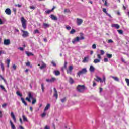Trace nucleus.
<instances>
[{"instance_id":"9d476101","label":"nucleus","mask_w":129,"mask_h":129,"mask_svg":"<svg viewBox=\"0 0 129 129\" xmlns=\"http://www.w3.org/2000/svg\"><path fill=\"white\" fill-rule=\"evenodd\" d=\"M72 70H73V67L72 66H70L69 68V69L67 70V73L71 74Z\"/></svg>"},{"instance_id":"338daca9","label":"nucleus","mask_w":129,"mask_h":129,"mask_svg":"<svg viewBox=\"0 0 129 129\" xmlns=\"http://www.w3.org/2000/svg\"><path fill=\"white\" fill-rule=\"evenodd\" d=\"M79 39H80V40H84V37L81 36L80 38H79Z\"/></svg>"},{"instance_id":"aec40b11","label":"nucleus","mask_w":129,"mask_h":129,"mask_svg":"<svg viewBox=\"0 0 129 129\" xmlns=\"http://www.w3.org/2000/svg\"><path fill=\"white\" fill-rule=\"evenodd\" d=\"M94 70H95V68L93 67V66H90L89 69V71H90V72H94Z\"/></svg>"},{"instance_id":"c85d7f7f","label":"nucleus","mask_w":129,"mask_h":129,"mask_svg":"<svg viewBox=\"0 0 129 129\" xmlns=\"http://www.w3.org/2000/svg\"><path fill=\"white\" fill-rule=\"evenodd\" d=\"M41 89L42 92H45V87L44 86V84H41Z\"/></svg>"},{"instance_id":"0eeeda50","label":"nucleus","mask_w":129,"mask_h":129,"mask_svg":"<svg viewBox=\"0 0 129 129\" xmlns=\"http://www.w3.org/2000/svg\"><path fill=\"white\" fill-rule=\"evenodd\" d=\"M83 23V20L80 18H77V25L80 26Z\"/></svg>"},{"instance_id":"680f3d73","label":"nucleus","mask_w":129,"mask_h":129,"mask_svg":"<svg viewBox=\"0 0 129 129\" xmlns=\"http://www.w3.org/2000/svg\"><path fill=\"white\" fill-rule=\"evenodd\" d=\"M64 68H66V67H67V61H64Z\"/></svg>"},{"instance_id":"e433bc0d","label":"nucleus","mask_w":129,"mask_h":129,"mask_svg":"<svg viewBox=\"0 0 129 129\" xmlns=\"http://www.w3.org/2000/svg\"><path fill=\"white\" fill-rule=\"evenodd\" d=\"M47 113H46V111L44 112L43 113L41 114L42 117H45Z\"/></svg>"},{"instance_id":"bb28decb","label":"nucleus","mask_w":129,"mask_h":129,"mask_svg":"<svg viewBox=\"0 0 129 129\" xmlns=\"http://www.w3.org/2000/svg\"><path fill=\"white\" fill-rule=\"evenodd\" d=\"M43 27L46 29L47 28H49L50 27V25L47 23H43Z\"/></svg>"},{"instance_id":"58836bf2","label":"nucleus","mask_w":129,"mask_h":129,"mask_svg":"<svg viewBox=\"0 0 129 129\" xmlns=\"http://www.w3.org/2000/svg\"><path fill=\"white\" fill-rule=\"evenodd\" d=\"M74 33H75V30L72 29L71 31L70 32V34H74Z\"/></svg>"},{"instance_id":"393cba45","label":"nucleus","mask_w":129,"mask_h":129,"mask_svg":"<svg viewBox=\"0 0 129 129\" xmlns=\"http://www.w3.org/2000/svg\"><path fill=\"white\" fill-rule=\"evenodd\" d=\"M111 77L113 78V79H114L115 81H117V82L119 81V79L117 77L111 76Z\"/></svg>"},{"instance_id":"a878e982","label":"nucleus","mask_w":129,"mask_h":129,"mask_svg":"<svg viewBox=\"0 0 129 129\" xmlns=\"http://www.w3.org/2000/svg\"><path fill=\"white\" fill-rule=\"evenodd\" d=\"M94 64H97V63H100V59H95L94 60Z\"/></svg>"},{"instance_id":"c03bdc74","label":"nucleus","mask_w":129,"mask_h":129,"mask_svg":"<svg viewBox=\"0 0 129 129\" xmlns=\"http://www.w3.org/2000/svg\"><path fill=\"white\" fill-rule=\"evenodd\" d=\"M70 12V10L69 9H64V13L66 14V13H69Z\"/></svg>"},{"instance_id":"f8f14e48","label":"nucleus","mask_w":129,"mask_h":129,"mask_svg":"<svg viewBox=\"0 0 129 129\" xmlns=\"http://www.w3.org/2000/svg\"><path fill=\"white\" fill-rule=\"evenodd\" d=\"M11 117H12L14 122H17V120L16 119V117L15 116V114H14V112H12L11 114Z\"/></svg>"},{"instance_id":"bf43d9fd","label":"nucleus","mask_w":129,"mask_h":129,"mask_svg":"<svg viewBox=\"0 0 129 129\" xmlns=\"http://www.w3.org/2000/svg\"><path fill=\"white\" fill-rule=\"evenodd\" d=\"M26 100H28V101L29 102H31V99H30V98L26 97Z\"/></svg>"},{"instance_id":"4be33fe9","label":"nucleus","mask_w":129,"mask_h":129,"mask_svg":"<svg viewBox=\"0 0 129 129\" xmlns=\"http://www.w3.org/2000/svg\"><path fill=\"white\" fill-rule=\"evenodd\" d=\"M0 66L2 69V71H3V72H4V71H5V66L4 65V63H3L2 62H1Z\"/></svg>"},{"instance_id":"8fccbe9b","label":"nucleus","mask_w":129,"mask_h":129,"mask_svg":"<svg viewBox=\"0 0 129 129\" xmlns=\"http://www.w3.org/2000/svg\"><path fill=\"white\" fill-rule=\"evenodd\" d=\"M30 9H31V10H35V9H36V7L35 6H30Z\"/></svg>"},{"instance_id":"20e7f679","label":"nucleus","mask_w":129,"mask_h":129,"mask_svg":"<svg viewBox=\"0 0 129 129\" xmlns=\"http://www.w3.org/2000/svg\"><path fill=\"white\" fill-rule=\"evenodd\" d=\"M105 79H106L105 76L103 77V80L101 78H100L99 77L97 76L95 80H96V81H97L98 82H99V81H100V82H101V83H102L103 82H105Z\"/></svg>"},{"instance_id":"1a4fd4ad","label":"nucleus","mask_w":129,"mask_h":129,"mask_svg":"<svg viewBox=\"0 0 129 129\" xmlns=\"http://www.w3.org/2000/svg\"><path fill=\"white\" fill-rule=\"evenodd\" d=\"M5 13L7 15H10L11 14H12V11L10 8H7L5 10Z\"/></svg>"},{"instance_id":"3c124183","label":"nucleus","mask_w":129,"mask_h":129,"mask_svg":"<svg viewBox=\"0 0 129 129\" xmlns=\"http://www.w3.org/2000/svg\"><path fill=\"white\" fill-rule=\"evenodd\" d=\"M100 51L101 53V55H104V51H103V50H101Z\"/></svg>"},{"instance_id":"a19ab883","label":"nucleus","mask_w":129,"mask_h":129,"mask_svg":"<svg viewBox=\"0 0 129 129\" xmlns=\"http://www.w3.org/2000/svg\"><path fill=\"white\" fill-rule=\"evenodd\" d=\"M37 102L36 99H34L32 102V104H35Z\"/></svg>"},{"instance_id":"37998d69","label":"nucleus","mask_w":129,"mask_h":129,"mask_svg":"<svg viewBox=\"0 0 129 129\" xmlns=\"http://www.w3.org/2000/svg\"><path fill=\"white\" fill-rule=\"evenodd\" d=\"M66 28L67 29V30H68V31L71 30V27L68 25L66 27Z\"/></svg>"},{"instance_id":"412c9836","label":"nucleus","mask_w":129,"mask_h":129,"mask_svg":"<svg viewBox=\"0 0 129 129\" xmlns=\"http://www.w3.org/2000/svg\"><path fill=\"white\" fill-rule=\"evenodd\" d=\"M46 67H47V65L46 64V63H43L42 66L40 67V69L42 70L44 68H46Z\"/></svg>"},{"instance_id":"f704fd0d","label":"nucleus","mask_w":129,"mask_h":129,"mask_svg":"<svg viewBox=\"0 0 129 129\" xmlns=\"http://www.w3.org/2000/svg\"><path fill=\"white\" fill-rule=\"evenodd\" d=\"M22 118L23 119V121H28V119H27V117L25 115L22 116Z\"/></svg>"},{"instance_id":"6e6d98bb","label":"nucleus","mask_w":129,"mask_h":129,"mask_svg":"<svg viewBox=\"0 0 129 129\" xmlns=\"http://www.w3.org/2000/svg\"><path fill=\"white\" fill-rule=\"evenodd\" d=\"M97 57L99 59L101 60V56L100 54H97Z\"/></svg>"},{"instance_id":"5fc2aeb1","label":"nucleus","mask_w":129,"mask_h":129,"mask_svg":"<svg viewBox=\"0 0 129 129\" xmlns=\"http://www.w3.org/2000/svg\"><path fill=\"white\" fill-rule=\"evenodd\" d=\"M104 62H108V59L107 58H104Z\"/></svg>"},{"instance_id":"6e6552de","label":"nucleus","mask_w":129,"mask_h":129,"mask_svg":"<svg viewBox=\"0 0 129 129\" xmlns=\"http://www.w3.org/2000/svg\"><path fill=\"white\" fill-rule=\"evenodd\" d=\"M80 39L79 37H77L76 38H74L72 40V43L73 44H75V43H77L79 42Z\"/></svg>"},{"instance_id":"f3484780","label":"nucleus","mask_w":129,"mask_h":129,"mask_svg":"<svg viewBox=\"0 0 129 129\" xmlns=\"http://www.w3.org/2000/svg\"><path fill=\"white\" fill-rule=\"evenodd\" d=\"M89 60V57L88 56L84 57V59L83 60V63H86Z\"/></svg>"},{"instance_id":"0e129e2a","label":"nucleus","mask_w":129,"mask_h":129,"mask_svg":"<svg viewBox=\"0 0 129 129\" xmlns=\"http://www.w3.org/2000/svg\"><path fill=\"white\" fill-rule=\"evenodd\" d=\"M30 62L28 61L26 63V66H30Z\"/></svg>"},{"instance_id":"13d9d810","label":"nucleus","mask_w":129,"mask_h":129,"mask_svg":"<svg viewBox=\"0 0 129 129\" xmlns=\"http://www.w3.org/2000/svg\"><path fill=\"white\" fill-rule=\"evenodd\" d=\"M13 68L14 70H16V69H17V66H16L15 64H14L13 66Z\"/></svg>"},{"instance_id":"423d86ee","label":"nucleus","mask_w":129,"mask_h":129,"mask_svg":"<svg viewBox=\"0 0 129 129\" xmlns=\"http://www.w3.org/2000/svg\"><path fill=\"white\" fill-rule=\"evenodd\" d=\"M3 44L5 46H9L11 44V40L10 39H5Z\"/></svg>"},{"instance_id":"7ed1b4c3","label":"nucleus","mask_w":129,"mask_h":129,"mask_svg":"<svg viewBox=\"0 0 129 129\" xmlns=\"http://www.w3.org/2000/svg\"><path fill=\"white\" fill-rule=\"evenodd\" d=\"M85 89L84 85H78L77 87V90L78 92H83Z\"/></svg>"},{"instance_id":"72a5a7b5","label":"nucleus","mask_w":129,"mask_h":129,"mask_svg":"<svg viewBox=\"0 0 129 129\" xmlns=\"http://www.w3.org/2000/svg\"><path fill=\"white\" fill-rule=\"evenodd\" d=\"M0 88H1V89H3L4 91H5V92H7V90H6V88H5V87H4V86L0 85Z\"/></svg>"},{"instance_id":"2eb2a0df","label":"nucleus","mask_w":129,"mask_h":129,"mask_svg":"<svg viewBox=\"0 0 129 129\" xmlns=\"http://www.w3.org/2000/svg\"><path fill=\"white\" fill-rule=\"evenodd\" d=\"M55 7L53 6L52 9L51 10H48L47 11H45V13H46V14H50L51 12H53V11H54V10H55Z\"/></svg>"},{"instance_id":"603ef678","label":"nucleus","mask_w":129,"mask_h":129,"mask_svg":"<svg viewBox=\"0 0 129 129\" xmlns=\"http://www.w3.org/2000/svg\"><path fill=\"white\" fill-rule=\"evenodd\" d=\"M108 43L109 44H110L111 43H113V41H112L111 39H109L108 40Z\"/></svg>"},{"instance_id":"c9c22d12","label":"nucleus","mask_w":129,"mask_h":129,"mask_svg":"<svg viewBox=\"0 0 129 129\" xmlns=\"http://www.w3.org/2000/svg\"><path fill=\"white\" fill-rule=\"evenodd\" d=\"M60 100L61 102H62V103H63V102H65V101H66V97L61 99Z\"/></svg>"},{"instance_id":"69168bd1","label":"nucleus","mask_w":129,"mask_h":129,"mask_svg":"<svg viewBox=\"0 0 129 129\" xmlns=\"http://www.w3.org/2000/svg\"><path fill=\"white\" fill-rule=\"evenodd\" d=\"M19 49L20 50V51H24V48L23 47H19Z\"/></svg>"},{"instance_id":"cd10ccee","label":"nucleus","mask_w":129,"mask_h":129,"mask_svg":"<svg viewBox=\"0 0 129 129\" xmlns=\"http://www.w3.org/2000/svg\"><path fill=\"white\" fill-rule=\"evenodd\" d=\"M54 73L55 75H56V76H58L60 74V71H54Z\"/></svg>"},{"instance_id":"4d7b16f0","label":"nucleus","mask_w":129,"mask_h":129,"mask_svg":"<svg viewBox=\"0 0 129 129\" xmlns=\"http://www.w3.org/2000/svg\"><path fill=\"white\" fill-rule=\"evenodd\" d=\"M7 105H8V104H7V103H4V104H3V105H2V107L3 108L6 107V106H7Z\"/></svg>"},{"instance_id":"a18cd8bd","label":"nucleus","mask_w":129,"mask_h":129,"mask_svg":"<svg viewBox=\"0 0 129 129\" xmlns=\"http://www.w3.org/2000/svg\"><path fill=\"white\" fill-rule=\"evenodd\" d=\"M39 33H40V32L38 29L35 30L34 32V34H39Z\"/></svg>"},{"instance_id":"2f4dec72","label":"nucleus","mask_w":129,"mask_h":129,"mask_svg":"<svg viewBox=\"0 0 129 129\" xmlns=\"http://www.w3.org/2000/svg\"><path fill=\"white\" fill-rule=\"evenodd\" d=\"M7 67L8 68H10V63H11V60L7 59Z\"/></svg>"},{"instance_id":"a211bd4d","label":"nucleus","mask_w":129,"mask_h":129,"mask_svg":"<svg viewBox=\"0 0 129 129\" xmlns=\"http://www.w3.org/2000/svg\"><path fill=\"white\" fill-rule=\"evenodd\" d=\"M112 27L113 28H116V29H119L120 26L118 24H112Z\"/></svg>"},{"instance_id":"4c0bfd02","label":"nucleus","mask_w":129,"mask_h":129,"mask_svg":"<svg viewBox=\"0 0 129 129\" xmlns=\"http://www.w3.org/2000/svg\"><path fill=\"white\" fill-rule=\"evenodd\" d=\"M28 96L29 98H33V96L32 95V93L31 92L28 93Z\"/></svg>"},{"instance_id":"dca6fc26","label":"nucleus","mask_w":129,"mask_h":129,"mask_svg":"<svg viewBox=\"0 0 129 129\" xmlns=\"http://www.w3.org/2000/svg\"><path fill=\"white\" fill-rule=\"evenodd\" d=\"M50 18L53 20V21H57V20H58V18L56 17V16H55V15L53 14L50 16Z\"/></svg>"},{"instance_id":"de8ad7c7","label":"nucleus","mask_w":129,"mask_h":129,"mask_svg":"<svg viewBox=\"0 0 129 129\" xmlns=\"http://www.w3.org/2000/svg\"><path fill=\"white\" fill-rule=\"evenodd\" d=\"M3 24H5V22L0 18V25H3Z\"/></svg>"},{"instance_id":"79ce46f5","label":"nucleus","mask_w":129,"mask_h":129,"mask_svg":"<svg viewBox=\"0 0 129 129\" xmlns=\"http://www.w3.org/2000/svg\"><path fill=\"white\" fill-rule=\"evenodd\" d=\"M118 32L119 34H120L121 35H122L123 34V31L121 30H118Z\"/></svg>"},{"instance_id":"09e8293b","label":"nucleus","mask_w":129,"mask_h":129,"mask_svg":"<svg viewBox=\"0 0 129 129\" xmlns=\"http://www.w3.org/2000/svg\"><path fill=\"white\" fill-rule=\"evenodd\" d=\"M103 12H104V13H105L106 14L108 13L107 11H106V9L105 8H103Z\"/></svg>"},{"instance_id":"9b49d317","label":"nucleus","mask_w":129,"mask_h":129,"mask_svg":"<svg viewBox=\"0 0 129 129\" xmlns=\"http://www.w3.org/2000/svg\"><path fill=\"white\" fill-rule=\"evenodd\" d=\"M53 89L54 91V96H55L57 99L58 98V91H57V89H56V88H55Z\"/></svg>"},{"instance_id":"052dcab7","label":"nucleus","mask_w":129,"mask_h":129,"mask_svg":"<svg viewBox=\"0 0 129 129\" xmlns=\"http://www.w3.org/2000/svg\"><path fill=\"white\" fill-rule=\"evenodd\" d=\"M15 7H18V8H21L22 7V5L20 4H17L15 5Z\"/></svg>"},{"instance_id":"f257e3e1","label":"nucleus","mask_w":129,"mask_h":129,"mask_svg":"<svg viewBox=\"0 0 129 129\" xmlns=\"http://www.w3.org/2000/svg\"><path fill=\"white\" fill-rule=\"evenodd\" d=\"M21 21L22 26L23 27V29L24 30H26V29L27 28V20H26V19H25L24 17H21Z\"/></svg>"},{"instance_id":"4468645a","label":"nucleus","mask_w":129,"mask_h":129,"mask_svg":"<svg viewBox=\"0 0 129 129\" xmlns=\"http://www.w3.org/2000/svg\"><path fill=\"white\" fill-rule=\"evenodd\" d=\"M56 80V78H52L51 79H46L47 82H54Z\"/></svg>"},{"instance_id":"49530a36","label":"nucleus","mask_w":129,"mask_h":129,"mask_svg":"<svg viewBox=\"0 0 129 129\" xmlns=\"http://www.w3.org/2000/svg\"><path fill=\"white\" fill-rule=\"evenodd\" d=\"M125 81L127 83V86H129V79H125Z\"/></svg>"},{"instance_id":"774afa93","label":"nucleus","mask_w":129,"mask_h":129,"mask_svg":"<svg viewBox=\"0 0 129 129\" xmlns=\"http://www.w3.org/2000/svg\"><path fill=\"white\" fill-rule=\"evenodd\" d=\"M44 129H50V127L48 126H46L44 128Z\"/></svg>"},{"instance_id":"39448f33","label":"nucleus","mask_w":129,"mask_h":129,"mask_svg":"<svg viewBox=\"0 0 129 129\" xmlns=\"http://www.w3.org/2000/svg\"><path fill=\"white\" fill-rule=\"evenodd\" d=\"M21 32L23 33L22 37H24V38H26V37L29 36V32H28V31L21 30Z\"/></svg>"},{"instance_id":"f03ea898","label":"nucleus","mask_w":129,"mask_h":129,"mask_svg":"<svg viewBox=\"0 0 129 129\" xmlns=\"http://www.w3.org/2000/svg\"><path fill=\"white\" fill-rule=\"evenodd\" d=\"M87 73V70L86 68H83L82 69V70L79 71L77 73V75L79 76V77H80V75H82V74H86Z\"/></svg>"},{"instance_id":"6ab92c4d","label":"nucleus","mask_w":129,"mask_h":129,"mask_svg":"<svg viewBox=\"0 0 129 129\" xmlns=\"http://www.w3.org/2000/svg\"><path fill=\"white\" fill-rule=\"evenodd\" d=\"M21 100L22 101V103L24 104V105H25V106H27L28 105V104H27V102H26V101H25V99H24V98H21Z\"/></svg>"},{"instance_id":"7c9ffc66","label":"nucleus","mask_w":129,"mask_h":129,"mask_svg":"<svg viewBox=\"0 0 129 129\" xmlns=\"http://www.w3.org/2000/svg\"><path fill=\"white\" fill-rule=\"evenodd\" d=\"M106 56L109 59H111V58H112V54L107 53Z\"/></svg>"},{"instance_id":"ddd939ff","label":"nucleus","mask_w":129,"mask_h":129,"mask_svg":"<svg viewBox=\"0 0 129 129\" xmlns=\"http://www.w3.org/2000/svg\"><path fill=\"white\" fill-rule=\"evenodd\" d=\"M69 82L70 84H73L74 83V80L71 77H70L69 78Z\"/></svg>"},{"instance_id":"b1692460","label":"nucleus","mask_w":129,"mask_h":129,"mask_svg":"<svg viewBox=\"0 0 129 129\" xmlns=\"http://www.w3.org/2000/svg\"><path fill=\"white\" fill-rule=\"evenodd\" d=\"M10 124L11 126V128L12 129H16V126H15V125H14V123H13V122H12V120H10Z\"/></svg>"},{"instance_id":"ea45409f","label":"nucleus","mask_w":129,"mask_h":129,"mask_svg":"<svg viewBox=\"0 0 129 129\" xmlns=\"http://www.w3.org/2000/svg\"><path fill=\"white\" fill-rule=\"evenodd\" d=\"M33 84L36 85V83L35 82H32L31 84H30V88H33Z\"/></svg>"},{"instance_id":"864d4df0","label":"nucleus","mask_w":129,"mask_h":129,"mask_svg":"<svg viewBox=\"0 0 129 129\" xmlns=\"http://www.w3.org/2000/svg\"><path fill=\"white\" fill-rule=\"evenodd\" d=\"M92 49H96V45L94 44L92 46Z\"/></svg>"},{"instance_id":"5701e85b","label":"nucleus","mask_w":129,"mask_h":129,"mask_svg":"<svg viewBox=\"0 0 129 129\" xmlns=\"http://www.w3.org/2000/svg\"><path fill=\"white\" fill-rule=\"evenodd\" d=\"M50 104H47V105H46V106L45 107L44 110V112H45V111H47V110H48V109L50 108Z\"/></svg>"},{"instance_id":"473e14b6","label":"nucleus","mask_w":129,"mask_h":129,"mask_svg":"<svg viewBox=\"0 0 129 129\" xmlns=\"http://www.w3.org/2000/svg\"><path fill=\"white\" fill-rule=\"evenodd\" d=\"M16 94L18 96H20V97H22V96H23V95L22 94H21V93L19 91H17L16 92Z\"/></svg>"},{"instance_id":"c756f323","label":"nucleus","mask_w":129,"mask_h":129,"mask_svg":"<svg viewBox=\"0 0 129 129\" xmlns=\"http://www.w3.org/2000/svg\"><path fill=\"white\" fill-rule=\"evenodd\" d=\"M26 55H27V56H34V54H33V53H31V52H29L28 51L26 52Z\"/></svg>"},{"instance_id":"e2e57ef3","label":"nucleus","mask_w":129,"mask_h":129,"mask_svg":"<svg viewBox=\"0 0 129 129\" xmlns=\"http://www.w3.org/2000/svg\"><path fill=\"white\" fill-rule=\"evenodd\" d=\"M93 87H95V86H96V83H95L94 81L93 82Z\"/></svg>"}]
</instances>
